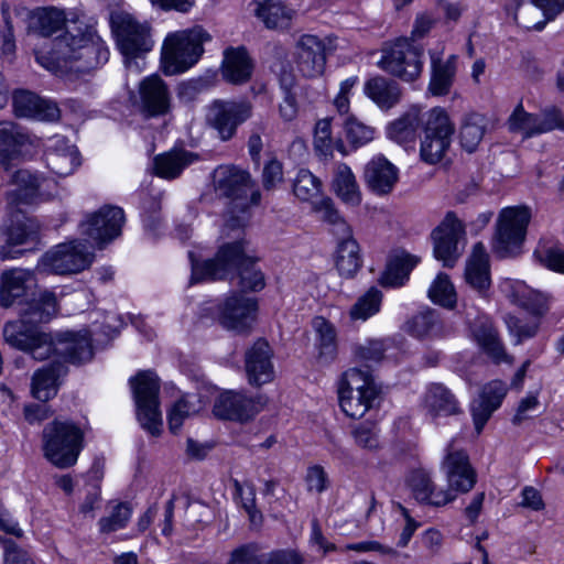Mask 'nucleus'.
<instances>
[{"mask_svg":"<svg viewBox=\"0 0 564 564\" xmlns=\"http://www.w3.org/2000/svg\"><path fill=\"white\" fill-rule=\"evenodd\" d=\"M35 58L53 73L88 74L107 63L109 51L96 30L79 20L53 40L48 52H35Z\"/></svg>","mask_w":564,"mask_h":564,"instance_id":"f257e3e1","label":"nucleus"},{"mask_svg":"<svg viewBox=\"0 0 564 564\" xmlns=\"http://www.w3.org/2000/svg\"><path fill=\"white\" fill-rule=\"evenodd\" d=\"M189 258L192 261V283L205 280H223L237 270L239 285L243 291L257 292L265 285L263 273L256 269L254 260L246 256L243 241L223 245L215 258L203 262L194 261L193 252H189Z\"/></svg>","mask_w":564,"mask_h":564,"instance_id":"f03ea898","label":"nucleus"},{"mask_svg":"<svg viewBox=\"0 0 564 564\" xmlns=\"http://www.w3.org/2000/svg\"><path fill=\"white\" fill-rule=\"evenodd\" d=\"M212 35L200 25L169 34L162 47V63L165 75L186 72L195 65L204 53V43Z\"/></svg>","mask_w":564,"mask_h":564,"instance_id":"7ed1b4c3","label":"nucleus"},{"mask_svg":"<svg viewBox=\"0 0 564 564\" xmlns=\"http://www.w3.org/2000/svg\"><path fill=\"white\" fill-rule=\"evenodd\" d=\"M44 456L58 468L76 464L84 448V431L72 421L54 420L43 429Z\"/></svg>","mask_w":564,"mask_h":564,"instance_id":"20e7f679","label":"nucleus"},{"mask_svg":"<svg viewBox=\"0 0 564 564\" xmlns=\"http://www.w3.org/2000/svg\"><path fill=\"white\" fill-rule=\"evenodd\" d=\"M379 393L380 388L368 367L350 368L343 375L339 383V405L347 416L361 419L375 406Z\"/></svg>","mask_w":564,"mask_h":564,"instance_id":"39448f33","label":"nucleus"},{"mask_svg":"<svg viewBox=\"0 0 564 564\" xmlns=\"http://www.w3.org/2000/svg\"><path fill=\"white\" fill-rule=\"evenodd\" d=\"M130 386L139 423L151 435L159 436L162 432L159 377L151 370L139 371L134 377L130 378Z\"/></svg>","mask_w":564,"mask_h":564,"instance_id":"423d86ee","label":"nucleus"},{"mask_svg":"<svg viewBox=\"0 0 564 564\" xmlns=\"http://www.w3.org/2000/svg\"><path fill=\"white\" fill-rule=\"evenodd\" d=\"M423 46L411 39H397L384 43L378 66L404 82L415 80L423 69Z\"/></svg>","mask_w":564,"mask_h":564,"instance_id":"0eeeda50","label":"nucleus"},{"mask_svg":"<svg viewBox=\"0 0 564 564\" xmlns=\"http://www.w3.org/2000/svg\"><path fill=\"white\" fill-rule=\"evenodd\" d=\"M532 214L528 206L502 208L496 223L492 249L501 258L514 256L522 246Z\"/></svg>","mask_w":564,"mask_h":564,"instance_id":"6e6552de","label":"nucleus"},{"mask_svg":"<svg viewBox=\"0 0 564 564\" xmlns=\"http://www.w3.org/2000/svg\"><path fill=\"white\" fill-rule=\"evenodd\" d=\"M94 261V253L79 240L59 243L45 252L39 260L36 270L47 274H76Z\"/></svg>","mask_w":564,"mask_h":564,"instance_id":"1a4fd4ad","label":"nucleus"},{"mask_svg":"<svg viewBox=\"0 0 564 564\" xmlns=\"http://www.w3.org/2000/svg\"><path fill=\"white\" fill-rule=\"evenodd\" d=\"M422 128L420 156L427 164H436L451 145L454 126L446 111L436 107L423 113Z\"/></svg>","mask_w":564,"mask_h":564,"instance_id":"9d476101","label":"nucleus"},{"mask_svg":"<svg viewBox=\"0 0 564 564\" xmlns=\"http://www.w3.org/2000/svg\"><path fill=\"white\" fill-rule=\"evenodd\" d=\"M110 24L127 67L137 66L132 58L151 51L153 45L149 24L140 23L127 12L112 13Z\"/></svg>","mask_w":564,"mask_h":564,"instance_id":"9b49d317","label":"nucleus"},{"mask_svg":"<svg viewBox=\"0 0 564 564\" xmlns=\"http://www.w3.org/2000/svg\"><path fill=\"white\" fill-rule=\"evenodd\" d=\"M3 337L11 347L28 352L34 360L42 361L53 355L54 337L21 316L6 323Z\"/></svg>","mask_w":564,"mask_h":564,"instance_id":"f8f14e48","label":"nucleus"},{"mask_svg":"<svg viewBox=\"0 0 564 564\" xmlns=\"http://www.w3.org/2000/svg\"><path fill=\"white\" fill-rule=\"evenodd\" d=\"M214 182L220 196L239 200L242 209L260 203L261 194L245 170L234 165H220L214 172Z\"/></svg>","mask_w":564,"mask_h":564,"instance_id":"ddd939ff","label":"nucleus"},{"mask_svg":"<svg viewBox=\"0 0 564 564\" xmlns=\"http://www.w3.org/2000/svg\"><path fill=\"white\" fill-rule=\"evenodd\" d=\"M335 50L330 37L303 34L295 42L293 58L297 70L305 78L323 75L328 54Z\"/></svg>","mask_w":564,"mask_h":564,"instance_id":"4468645a","label":"nucleus"},{"mask_svg":"<svg viewBox=\"0 0 564 564\" xmlns=\"http://www.w3.org/2000/svg\"><path fill=\"white\" fill-rule=\"evenodd\" d=\"M252 115L250 101L215 100L206 111V123L217 132L221 141L232 139L240 124Z\"/></svg>","mask_w":564,"mask_h":564,"instance_id":"2eb2a0df","label":"nucleus"},{"mask_svg":"<svg viewBox=\"0 0 564 564\" xmlns=\"http://www.w3.org/2000/svg\"><path fill=\"white\" fill-rule=\"evenodd\" d=\"M126 223L124 212L121 207L105 205L97 212L87 215L80 223V234L99 248L121 235Z\"/></svg>","mask_w":564,"mask_h":564,"instance_id":"dca6fc26","label":"nucleus"},{"mask_svg":"<svg viewBox=\"0 0 564 564\" xmlns=\"http://www.w3.org/2000/svg\"><path fill=\"white\" fill-rule=\"evenodd\" d=\"M508 127L511 132H519L524 138H531L554 129L564 128V119L556 108L545 109L535 115L527 112L522 104H519L508 119Z\"/></svg>","mask_w":564,"mask_h":564,"instance_id":"f3484780","label":"nucleus"},{"mask_svg":"<svg viewBox=\"0 0 564 564\" xmlns=\"http://www.w3.org/2000/svg\"><path fill=\"white\" fill-rule=\"evenodd\" d=\"M265 399L261 395L247 397L239 392L227 391L215 401L213 412L221 420L247 422L263 409Z\"/></svg>","mask_w":564,"mask_h":564,"instance_id":"a211bd4d","label":"nucleus"},{"mask_svg":"<svg viewBox=\"0 0 564 564\" xmlns=\"http://www.w3.org/2000/svg\"><path fill=\"white\" fill-rule=\"evenodd\" d=\"M442 467L446 474L448 488L456 496L457 492H468L476 484V473L464 451L454 448L453 442L447 445Z\"/></svg>","mask_w":564,"mask_h":564,"instance_id":"6ab92c4d","label":"nucleus"},{"mask_svg":"<svg viewBox=\"0 0 564 564\" xmlns=\"http://www.w3.org/2000/svg\"><path fill=\"white\" fill-rule=\"evenodd\" d=\"M462 230V223L449 212L432 232L434 256L444 267H454L459 257L458 237Z\"/></svg>","mask_w":564,"mask_h":564,"instance_id":"aec40b11","label":"nucleus"},{"mask_svg":"<svg viewBox=\"0 0 564 564\" xmlns=\"http://www.w3.org/2000/svg\"><path fill=\"white\" fill-rule=\"evenodd\" d=\"M257 302L240 294L227 297L218 310L219 323L227 329L245 333L256 317Z\"/></svg>","mask_w":564,"mask_h":564,"instance_id":"412c9836","label":"nucleus"},{"mask_svg":"<svg viewBox=\"0 0 564 564\" xmlns=\"http://www.w3.org/2000/svg\"><path fill=\"white\" fill-rule=\"evenodd\" d=\"M36 289V279L32 271L11 269L0 275V305L19 307Z\"/></svg>","mask_w":564,"mask_h":564,"instance_id":"4be33fe9","label":"nucleus"},{"mask_svg":"<svg viewBox=\"0 0 564 564\" xmlns=\"http://www.w3.org/2000/svg\"><path fill=\"white\" fill-rule=\"evenodd\" d=\"M12 107L18 118L57 121L61 117V109L55 101L41 98L30 90H15L12 96Z\"/></svg>","mask_w":564,"mask_h":564,"instance_id":"5701e85b","label":"nucleus"},{"mask_svg":"<svg viewBox=\"0 0 564 564\" xmlns=\"http://www.w3.org/2000/svg\"><path fill=\"white\" fill-rule=\"evenodd\" d=\"M53 354L63 357L62 362L80 365L90 361L94 356L91 337L87 329L64 332L54 338Z\"/></svg>","mask_w":564,"mask_h":564,"instance_id":"b1692460","label":"nucleus"},{"mask_svg":"<svg viewBox=\"0 0 564 564\" xmlns=\"http://www.w3.org/2000/svg\"><path fill=\"white\" fill-rule=\"evenodd\" d=\"M406 485L413 498L420 503L442 507L455 500L452 490H436L431 474L422 468L410 473Z\"/></svg>","mask_w":564,"mask_h":564,"instance_id":"393cba45","label":"nucleus"},{"mask_svg":"<svg viewBox=\"0 0 564 564\" xmlns=\"http://www.w3.org/2000/svg\"><path fill=\"white\" fill-rule=\"evenodd\" d=\"M141 109L148 117L163 116L170 111L171 95L159 75L145 77L139 85Z\"/></svg>","mask_w":564,"mask_h":564,"instance_id":"a878e982","label":"nucleus"},{"mask_svg":"<svg viewBox=\"0 0 564 564\" xmlns=\"http://www.w3.org/2000/svg\"><path fill=\"white\" fill-rule=\"evenodd\" d=\"M17 186V196L21 202L33 203L36 199H48L56 194V182L42 174L29 170H19L12 176Z\"/></svg>","mask_w":564,"mask_h":564,"instance_id":"bb28decb","label":"nucleus"},{"mask_svg":"<svg viewBox=\"0 0 564 564\" xmlns=\"http://www.w3.org/2000/svg\"><path fill=\"white\" fill-rule=\"evenodd\" d=\"M31 144V135L23 127L10 120L0 121V163L6 170Z\"/></svg>","mask_w":564,"mask_h":564,"instance_id":"cd10ccee","label":"nucleus"},{"mask_svg":"<svg viewBox=\"0 0 564 564\" xmlns=\"http://www.w3.org/2000/svg\"><path fill=\"white\" fill-rule=\"evenodd\" d=\"M272 350L264 339H258L246 352V372L252 386H262L272 381L274 369Z\"/></svg>","mask_w":564,"mask_h":564,"instance_id":"c85d7f7f","label":"nucleus"},{"mask_svg":"<svg viewBox=\"0 0 564 564\" xmlns=\"http://www.w3.org/2000/svg\"><path fill=\"white\" fill-rule=\"evenodd\" d=\"M19 316L34 324L47 323L58 313V301L56 294L50 290L32 291L18 307Z\"/></svg>","mask_w":564,"mask_h":564,"instance_id":"c756f323","label":"nucleus"},{"mask_svg":"<svg viewBox=\"0 0 564 564\" xmlns=\"http://www.w3.org/2000/svg\"><path fill=\"white\" fill-rule=\"evenodd\" d=\"M507 394V386L500 380L487 383L477 400L471 403V415L477 434H480L491 414L500 406Z\"/></svg>","mask_w":564,"mask_h":564,"instance_id":"7c9ffc66","label":"nucleus"},{"mask_svg":"<svg viewBox=\"0 0 564 564\" xmlns=\"http://www.w3.org/2000/svg\"><path fill=\"white\" fill-rule=\"evenodd\" d=\"M364 180L372 193L387 195L399 180V170L383 155H377L365 165Z\"/></svg>","mask_w":564,"mask_h":564,"instance_id":"2f4dec72","label":"nucleus"},{"mask_svg":"<svg viewBox=\"0 0 564 564\" xmlns=\"http://www.w3.org/2000/svg\"><path fill=\"white\" fill-rule=\"evenodd\" d=\"M47 167L58 176H67L79 166V152L64 137H55L45 152Z\"/></svg>","mask_w":564,"mask_h":564,"instance_id":"473e14b6","label":"nucleus"},{"mask_svg":"<svg viewBox=\"0 0 564 564\" xmlns=\"http://www.w3.org/2000/svg\"><path fill=\"white\" fill-rule=\"evenodd\" d=\"M198 160L199 155L197 153L174 148L154 156V174L161 178L174 180L177 178L187 166Z\"/></svg>","mask_w":564,"mask_h":564,"instance_id":"72a5a7b5","label":"nucleus"},{"mask_svg":"<svg viewBox=\"0 0 564 564\" xmlns=\"http://www.w3.org/2000/svg\"><path fill=\"white\" fill-rule=\"evenodd\" d=\"M67 373V367L61 359H55L47 366L36 370L32 377V393L40 401H47L55 397L58 380Z\"/></svg>","mask_w":564,"mask_h":564,"instance_id":"f704fd0d","label":"nucleus"},{"mask_svg":"<svg viewBox=\"0 0 564 564\" xmlns=\"http://www.w3.org/2000/svg\"><path fill=\"white\" fill-rule=\"evenodd\" d=\"M424 406L434 420L462 413L456 397L442 383H432L427 387Z\"/></svg>","mask_w":564,"mask_h":564,"instance_id":"c9c22d12","label":"nucleus"},{"mask_svg":"<svg viewBox=\"0 0 564 564\" xmlns=\"http://www.w3.org/2000/svg\"><path fill=\"white\" fill-rule=\"evenodd\" d=\"M224 78L236 85L247 83L253 72V62L243 46L229 47L224 53Z\"/></svg>","mask_w":564,"mask_h":564,"instance_id":"e433bc0d","label":"nucleus"},{"mask_svg":"<svg viewBox=\"0 0 564 564\" xmlns=\"http://www.w3.org/2000/svg\"><path fill=\"white\" fill-rule=\"evenodd\" d=\"M79 21L75 13L69 18L64 10L55 7L37 8L31 13L32 28L42 36H51L64 26Z\"/></svg>","mask_w":564,"mask_h":564,"instance_id":"4c0bfd02","label":"nucleus"},{"mask_svg":"<svg viewBox=\"0 0 564 564\" xmlns=\"http://www.w3.org/2000/svg\"><path fill=\"white\" fill-rule=\"evenodd\" d=\"M465 280L480 293L490 286L489 256L482 242H477L473 247L465 268Z\"/></svg>","mask_w":564,"mask_h":564,"instance_id":"58836bf2","label":"nucleus"},{"mask_svg":"<svg viewBox=\"0 0 564 564\" xmlns=\"http://www.w3.org/2000/svg\"><path fill=\"white\" fill-rule=\"evenodd\" d=\"M419 263V258L405 251L390 256L379 282L384 288H400L409 280L411 271Z\"/></svg>","mask_w":564,"mask_h":564,"instance_id":"ea45409f","label":"nucleus"},{"mask_svg":"<svg viewBox=\"0 0 564 564\" xmlns=\"http://www.w3.org/2000/svg\"><path fill=\"white\" fill-rule=\"evenodd\" d=\"M364 93L379 108L386 110L394 107L401 98V89L398 83L383 76H375L368 79L365 83Z\"/></svg>","mask_w":564,"mask_h":564,"instance_id":"a19ab883","label":"nucleus"},{"mask_svg":"<svg viewBox=\"0 0 564 564\" xmlns=\"http://www.w3.org/2000/svg\"><path fill=\"white\" fill-rule=\"evenodd\" d=\"M254 14L268 29H285L290 25L293 11L281 0H253Z\"/></svg>","mask_w":564,"mask_h":564,"instance_id":"79ce46f5","label":"nucleus"},{"mask_svg":"<svg viewBox=\"0 0 564 564\" xmlns=\"http://www.w3.org/2000/svg\"><path fill=\"white\" fill-rule=\"evenodd\" d=\"M478 344L495 364H511L513 358L507 354L503 343L500 339L498 329L491 322H482L475 330Z\"/></svg>","mask_w":564,"mask_h":564,"instance_id":"37998d69","label":"nucleus"},{"mask_svg":"<svg viewBox=\"0 0 564 564\" xmlns=\"http://www.w3.org/2000/svg\"><path fill=\"white\" fill-rule=\"evenodd\" d=\"M456 56L452 55L446 61L432 57V74L429 90L434 96L447 95L456 75Z\"/></svg>","mask_w":564,"mask_h":564,"instance_id":"c03bdc74","label":"nucleus"},{"mask_svg":"<svg viewBox=\"0 0 564 564\" xmlns=\"http://www.w3.org/2000/svg\"><path fill=\"white\" fill-rule=\"evenodd\" d=\"M333 189L346 204L357 206L361 202V193L351 169L341 163L338 164L333 178Z\"/></svg>","mask_w":564,"mask_h":564,"instance_id":"a18cd8bd","label":"nucleus"},{"mask_svg":"<svg viewBox=\"0 0 564 564\" xmlns=\"http://www.w3.org/2000/svg\"><path fill=\"white\" fill-rule=\"evenodd\" d=\"M361 267L359 245L352 238V231L347 237L338 238L336 268L344 276L351 278Z\"/></svg>","mask_w":564,"mask_h":564,"instance_id":"49530a36","label":"nucleus"},{"mask_svg":"<svg viewBox=\"0 0 564 564\" xmlns=\"http://www.w3.org/2000/svg\"><path fill=\"white\" fill-rule=\"evenodd\" d=\"M487 130V119L480 113H468L464 117L459 130V142L469 153L481 142Z\"/></svg>","mask_w":564,"mask_h":564,"instance_id":"de8ad7c7","label":"nucleus"},{"mask_svg":"<svg viewBox=\"0 0 564 564\" xmlns=\"http://www.w3.org/2000/svg\"><path fill=\"white\" fill-rule=\"evenodd\" d=\"M36 232L31 224L17 221L13 223L7 232V243L0 247V258L2 260L15 259L23 253L22 250H14V247L35 240Z\"/></svg>","mask_w":564,"mask_h":564,"instance_id":"09e8293b","label":"nucleus"},{"mask_svg":"<svg viewBox=\"0 0 564 564\" xmlns=\"http://www.w3.org/2000/svg\"><path fill=\"white\" fill-rule=\"evenodd\" d=\"M422 116L417 110L404 113L399 119L391 122L388 127V135L391 140L405 144L415 139L416 129L422 126Z\"/></svg>","mask_w":564,"mask_h":564,"instance_id":"8fccbe9b","label":"nucleus"},{"mask_svg":"<svg viewBox=\"0 0 564 564\" xmlns=\"http://www.w3.org/2000/svg\"><path fill=\"white\" fill-rule=\"evenodd\" d=\"M382 292L372 286L357 302L349 311L350 318L354 321H367L376 315L381 307Z\"/></svg>","mask_w":564,"mask_h":564,"instance_id":"3c124183","label":"nucleus"},{"mask_svg":"<svg viewBox=\"0 0 564 564\" xmlns=\"http://www.w3.org/2000/svg\"><path fill=\"white\" fill-rule=\"evenodd\" d=\"M438 314L434 310H427L414 315L405 324V330L414 337L424 338L440 330Z\"/></svg>","mask_w":564,"mask_h":564,"instance_id":"603ef678","label":"nucleus"},{"mask_svg":"<svg viewBox=\"0 0 564 564\" xmlns=\"http://www.w3.org/2000/svg\"><path fill=\"white\" fill-rule=\"evenodd\" d=\"M132 516V507L129 502H118L112 506L108 516L101 517L98 521L99 532L110 534L124 529Z\"/></svg>","mask_w":564,"mask_h":564,"instance_id":"864d4df0","label":"nucleus"},{"mask_svg":"<svg viewBox=\"0 0 564 564\" xmlns=\"http://www.w3.org/2000/svg\"><path fill=\"white\" fill-rule=\"evenodd\" d=\"M427 295L433 303L446 308H453L457 302L455 288L445 273L437 274L427 291Z\"/></svg>","mask_w":564,"mask_h":564,"instance_id":"5fc2aeb1","label":"nucleus"},{"mask_svg":"<svg viewBox=\"0 0 564 564\" xmlns=\"http://www.w3.org/2000/svg\"><path fill=\"white\" fill-rule=\"evenodd\" d=\"M350 434L355 444L362 449L376 452L381 447L380 430L373 421L355 424Z\"/></svg>","mask_w":564,"mask_h":564,"instance_id":"6e6d98bb","label":"nucleus"},{"mask_svg":"<svg viewBox=\"0 0 564 564\" xmlns=\"http://www.w3.org/2000/svg\"><path fill=\"white\" fill-rule=\"evenodd\" d=\"M510 289L511 290L508 293V297L513 304L527 310L534 315L542 313L543 303L540 294L529 289L522 282H516L511 284Z\"/></svg>","mask_w":564,"mask_h":564,"instance_id":"4d7b16f0","label":"nucleus"},{"mask_svg":"<svg viewBox=\"0 0 564 564\" xmlns=\"http://www.w3.org/2000/svg\"><path fill=\"white\" fill-rule=\"evenodd\" d=\"M337 149L343 154H345V147L341 141L336 143L332 140V127L330 121L327 119L321 120L316 123L315 133H314V149L315 151L324 158H328L333 155L334 149Z\"/></svg>","mask_w":564,"mask_h":564,"instance_id":"13d9d810","label":"nucleus"},{"mask_svg":"<svg viewBox=\"0 0 564 564\" xmlns=\"http://www.w3.org/2000/svg\"><path fill=\"white\" fill-rule=\"evenodd\" d=\"M322 183L311 171L301 169L293 182L294 195L303 200L308 202L321 194Z\"/></svg>","mask_w":564,"mask_h":564,"instance_id":"bf43d9fd","label":"nucleus"},{"mask_svg":"<svg viewBox=\"0 0 564 564\" xmlns=\"http://www.w3.org/2000/svg\"><path fill=\"white\" fill-rule=\"evenodd\" d=\"M505 323L510 336L514 338V345H520L524 340L533 338L540 326L535 319L524 321L511 314L505 316Z\"/></svg>","mask_w":564,"mask_h":564,"instance_id":"052dcab7","label":"nucleus"},{"mask_svg":"<svg viewBox=\"0 0 564 564\" xmlns=\"http://www.w3.org/2000/svg\"><path fill=\"white\" fill-rule=\"evenodd\" d=\"M343 124L348 142L355 148L365 145L373 139V128L362 123L354 116H348Z\"/></svg>","mask_w":564,"mask_h":564,"instance_id":"680f3d73","label":"nucleus"},{"mask_svg":"<svg viewBox=\"0 0 564 564\" xmlns=\"http://www.w3.org/2000/svg\"><path fill=\"white\" fill-rule=\"evenodd\" d=\"M235 488L237 494L241 498V506L248 514L251 528H260L263 522L262 512L257 508L256 505V489L253 485L247 486V491H243L242 486L239 481L235 480Z\"/></svg>","mask_w":564,"mask_h":564,"instance_id":"e2e57ef3","label":"nucleus"},{"mask_svg":"<svg viewBox=\"0 0 564 564\" xmlns=\"http://www.w3.org/2000/svg\"><path fill=\"white\" fill-rule=\"evenodd\" d=\"M318 212L322 213V218L333 226V232L337 238L350 235V226L341 218L329 198H325L321 202Z\"/></svg>","mask_w":564,"mask_h":564,"instance_id":"0e129e2a","label":"nucleus"},{"mask_svg":"<svg viewBox=\"0 0 564 564\" xmlns=\"http://www.w3.org/2000/svg\"><path fill=\"white\" fill-rule=\"evenodd\" d=\"M534 8L540 9L545 20L534 23L532 26L525 25L527 29L542 31L549 21H553L560 13L564 11V0H531Z\"/></svg>","mask_w":564,"mask_h":564,"instance_id":"69168bd1","label":"nucleus"},{"mask_svg":"<svg viewBox=\"0 0 564 564\" xmlns=\"http://www.w3.org/2000/svg\"><path fill=\"white\" fill-rule=\"evenodd\" d=\"M265 554L260 553V547L254 543L243 544L235 549L228 564H264Z\"/></svg>","mask_w":564,"mask_h":564,"instance_id":"338daca9","label":"nucleus"},{"mask_svg":"<svg viewBox=\"0 0 564 564\" xmlns=\"http://www.w3.org/2000/svg\"><path fill=\"white\" fill-rule=\"evenodd\" d=\"M534 257L546 268L564 273V252L561 249L540 247Z\"/></svg>","mask_w":564,"mask_h":564,"instance_id":"774afa93","label":"nucleus"}]
</instances>
